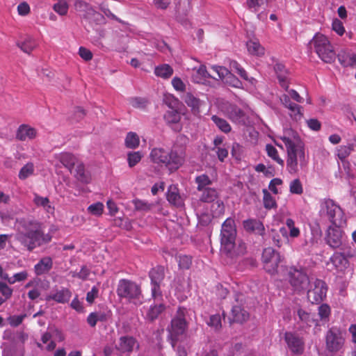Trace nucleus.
I'll use <instances>...</instances> for the list:
<instances>
[{"label": "nucleus", "instance_id": "nucleus-1", "mask_svg": "<svg viewBox=\"0 0 356 356\" xmlns=\"http://www.w3.org/2000/svg\"><path fill=\"white\" fill-rule=\"evenodd\" d=\"M278 140H280L285 147L287 154L286 169L290 174H296L300 169L307 167L309 156L306 154L304 143L296 131L286 129L277 136L276 145L283 148Z\"/></svg>", "mask_w": 356, "mask_h": 356}, {"label": "nucleus", "instance_id": "nucleus-2", "mask_svg": "<svg viewBox=\"0 0 356 356\" xmlns=\"http://www.w3.org/2000/svg\"><path fill=\"white\" fill-rule=\"evenodd\" d=\"M320 215L328 218L332 226L327 229V241L333 248L342 245L343 232L341 229L346 225V218L341 208L330 199L321 202Z\"/></svg>", "mask_w": 356, "mask_h": 356}, {"label": "nucleus", "instance_id": "nucleus-3", "mask_svg": "<svg viewBox=\"0 0 356 356\" xmlns=\"http://www.w3.org/2000/svg\"><path fill=\"white\" fill-rule=\"evenodd\" d=\"M17 240L29 251L51 240V236L44 234L41 225L33 220L21 219L16 224Z\"/></svg>", "mask_w": 356, "mask_h": 356}, {"label": "nucleus", "instance_id": "nucleus-4", "mask_svg": "<svg viewBox=\"0 0 356 356\" xmlns=\"http://www.w3.org/2000/svg\"><path fill=\"white\" fill-rule=\"evenodd\" d=\"M236 229L234 220L228 218L222 223L220 233V250L231 257L243 254L246 250L245 244L238 241L236 243Z\"/></svg>", "mask_w": 356, "mask_h": 356}, {"label": "nucleus", "instance_id": "nucleus-5", "mask_svg": "<svg viewBox=\"0 0 356 356\" xmlns=\"http://www.w3.org/2000/svg\"><path fill=\"white\" fill-rule=\"evenodd\" d=\"M149 157L152 163L164 165L169 170L175 171L184 163L185 152L181 147H175L170 151L162 147H154L150 151Z\"/></svg>", "mask_w": 356, "mask_h": 356}, {"label": "nucleus", "instance_id": "nucleus-6", "mask_svg": "<svg viewBox=\"0 0 356 356\" xmlns=\"http://www.w3.org/2000/svg\"><path fill=\"white\" fill-rule=\"evenodd\" d=\"M309 44L313 47L318 56L324 62L331 63L335 60L336 54L328 38L316 33L311 40Z\"/></svg>", "mask_w": 356, "mask_h": 356}, {"label": "nucleus", "instance_id": "nucleus-7", "mask_svg": "<svg viewBox=\"0 0 356 356\" xmlns=\"http://www.w3.org/2000/svg\"><path fill=\"white\" fill-rule=\"evenodd\" d=\"M117 294L120 298H124L136 305L143 302V297L140 286L129 280L122 279L119 281Z\"/></svg>", "mask_w": 356, "mask_h": 356}, {"label": "nucleus", "instance_id": "nucleus-8", "mask_svg": "<svg viewBox=\"0 0 356 356\" xmlns=\"http://www.w3.org/2000/svg\"><path fill=\"white\" fill-rule=\"evenodd\" d=\"M325 348L329 353H336L340 351L346 341V332L340 327L332 326L325 335Z\"/></svg>", "mask_w": 356, "mask_h": 356}, {"label": "nucleus", "instance_id": "nucleus-9", "mask_svg": "<svg viewBox=\"0 0 356 356\" xmlns=\"http://www.w3.org/2000/svg\"><path fill=\"white\" fill-rule=\"evenodd\" d=\"M288 276L289 282L294 291L299 293L307 289L310 280L304 270L291 268Z\"/></svg>", "mask_w": 356, "mask_h": 356}, {"label": "nucleus", "instance_id": "nucleus-10", "mask_svg": "<svg viewBox=\"0 0 356 356\" xmlns=\"http://www.w3.org/2000/svg\"><path fill=\"white\" fill-rule=\"evenodd\" d=\"M281 261L279 252L272 248H265L262 254V262L266 272L275 275L277 272V268Z\"/></svg>", "mask_w": 356, "mask_h": 356}, {"label": "nucleus", "instance_id": "nucleus-11", "mask_svg": "<svg viewBox=\"0 0 356 356\" xmlns=\"http://www.w3.org/2000/svg\"><path fill=\"white\" fill-rule=\"evenodd\" d=\"M310 288L307 290V299L312 304L321 302L326 296L327 286L325 283L318 279L310 281Z\"/></svg>", "mask_w": 356, "mask_h": 356}, {"label": "nucleus", "instance_id": "nucleus-12", "mask_svg": "<svg viewBox=\"0 0 356 356\" xmlns=\"http://www.w3.org/2000/svg\"><path fill=\"white\" fill-rule=\"evenodd\" d=\"M186 327V323L183 316H179L172 320L168 332L172 347L175 346L177 341L184 337Z\"/></svg>", "mask_w": 356, "mask_h": 356}, {"label": "nucleus", "instance_id": "nucleus-13", "mask_svg": "<svg viewBox=\"0 0 356 356\" xmlns=\"http://www.w3.org/2000/svg\"><path fill=\"white\" fill-rule=\"evenodd\" d=\"M149 277L152 282V296L156 298L161 296L160 286L164 277V268L157 266L152 269L149 272Z\"/></svg>", "mask_w": 356, "mask_h": 356}, {"label": "nucleus", "instance_id": "nucleus-14", "mask_svg": "<svg viewBox=\"0 0 356 356\" xmlns=\"http://www.w3.org/2000/svg\"><path fill=\"white\" fill-rule=\"evenodd\" d=\"M224 114L227 116L233 122L244 124L246 116L245 113L238 107L232 104H225L221 108Z\"/></svg>", "mask_w": 356, "mask_h": 356}, {"label": "nucleus", "instance_id": "nucleus-15", "mask_svg": "<svg viewBox=\"0 0 356 356\" xmlns=\"http://www.w3.org/2000/svg\"><path fill=\"white\" fill-rule=\"evenodd\" d=\"M284 339L289 348L295 354H301L304 350V342L301 337L293 332H286Z\"/></svg>", "mask_w": 356, "mask_h": 356}, {"label": "nucleus", "instance_id": "nucleus-16", "mask_svg": "<svg viewBox=\"0 0 356 356\" xmlns=\"http://www.w3.org/2000/svg\"><path fill=\"white\" fill-rule=\"evenodd\" d=\"M211 69L217 74L218 77L222 80H224L225 83L235 88H240L241 86V82L229 71L222 66L213 65Z\"/></svg>", "mask_w": 356, "mask_h": 356}, {"label": "nucleus", "instance_id": "nucleus-17", "mask_svg": "<svg viewBox=\"0 0 356 356\" xmlns=\"http://www.w3.org/2000/svg\"><path fill=\"white\" fill-rule=\"evenodd\" d=\"M116 349L122 353H130L134 349H138L139 344L133 337H121L115 345Z\"/></svg>", "mask_w": 356, "mask_h": 356}, {"label": "nucleus", "instance_id": "nucleus-18", "mask_svg": "<svg viewBox=\"0 0 356 356\" xmlns=\"http://www.w3.org/2000/svg\"><path fill=\"white\" fill-rule=\"evenodd\" d=\"M15 136L19 141L33 140L38 136V130L29 124H22L17 128Z\"/></svg>", "mask_w": 356, "mask_h": 356}, {"label": "nucleus", "instance_id": "nucleus-19", "mask_svg": "<svg viewBox=\"0 0 356 356\" xmlns=\"http://www.w3.org/2000/svg\"><path fill=\"white\" fill-rule=\"evenodd\" d=\"M327 265L332 266L330 270L342 272L348 266V261L341 252H335L330 258Z\"/></svg>", "mask_w": 356, "mask_h": 356}, {"label": "nucleus", "instance_id": "nucleus-20", "mask_svg": "<svg viewBox=\"0 0 356 356\" xmlns=\"http://www.w3.org/2000/svg\"><path fill=\"white\" fill-rule=\"evenodd\" d=\"M71 296L72 293L68 289L61 288L51 291L46 297V300L47 301L54 300L58 303H65L70 300Z\"/></svg>", "mask_w": 356, "mask_h": 356}, {"label": "nucleus", "instance_id": "nucleus-21", "mask_svg": "<svg viewBox=\"0 0 356 356\" xmlns=\"http://www.w3.org/2000/svg\"><path fill=\"white\" fill-rule=\"evenodd\" d=\"M290 95L284 94L280 96V99L282 104L291 111V116L295 120L300 119L302 116L301 107L295 103H292L289 98Z\"/></svg>", "mask_w": 356, "mask_h": 356}, {"label": "nucleus", "instance_id": "nucleus-22", "mask_svg": "<svg viewBox=\"0 0 356 356\" xmlns=\"http://www.w3.org/2000/svg\"><path fill=\"white\" fill-rule=\"evenodd\" d=\"M167 200L172 205L181 207L184 204V200L179 194V189L175 185H170L167 192Z\"/></svg>", "mask_w": 356, "mask_h": 356}, {"label": "nucleus", "instance_id": "nucleus-23", "mask_svg": "<svg viewBox=\"0 0 356 356\" xmlns=\"http://www.w3.org/2000/svg\"><path fill=\"white\" fill-rule=\"evenodd\" d=\"M184 100L186 105L191 108L193 113L195 115L200 112V108L204 104V102L201 101L190 92H188L184 95Z\"/></svg>", "mask_w": 356, "mask_h": 356}, {"label": "nucleus", "instance_id": "nucleus-24", "mask_svg": "<svg viewBox=\"0 0 356 356\" xmlns=\"http://www.w3.org/2000/svg\"><path fill=\"white\" fill-rule=\"evenodd\" d=\"M181 118L180 113L173 108L168 111L164 115V119L166 123L172 127L175 126L173 129L177 131L181 130V127L178 124Z\"/></svg>", "mask_w": 356, "mask_h": 356}, {"label": "nucleus", "instance_id": "nucleus-25", "mask_svg": "<svg viewBox=\"0 0 356 356\" xmlns=\"http://www.w3.org/2000/svg\"><path fill=\"white\" fill-rule=\"evenodd\" d=\"M56 159L67 168L71 173H73V168L77 163V159L72 154L67 152H62L56 155Z\"/></svg>", "mask_w": 356, "mask_h": 356}, {"label": "nucleus", "instance_id": "nucleus-26", "mask_svg": "<svg viewBox=\"0 0 356 356\" xmlns=\"http://www.w3.org/2000/svg\"><path fill=\"white\" fill-rule=\"evenodd\" d=\"M243 227L246 231L252 232L260 235H262L264 232L263 223L256 219H248L243 221Z\"/></svg>", "mask_w": 356, "mask_h": 356}, {"label": "nucleus", "instance_id": "nucleus-27", "mask_svg": "<svg viewBox=\"0 0 356 356\" xmlns=\"http://www.w3.org/2000/svg\"><path fill=\"white\" fill-rule=\"evenodd\" d=\"M33 202L37 207H42L47 213H53L54 212V207L46 197H42L35 193Z\"/></svg>", "mask_w": 356, "mask_h": 356}, {"label": "nucleus", "instance_id": "nucleus-28", "mask_svg": "<svg viewBox=\"0 0 356 356\" xmlns=\"http://www.w3.org/2000/svg\"><path fill=\"white\" fill-rule=\"evenodd\" d=\"M52 259L49 257H44L34 266L37 275H42L47 273L52 268Z\"/></svg>", "mask_w": 356, "mask_h": 356}, {"label": "nucleus", "instance_id": "nucleus-29", "mask_svg": "<svg viewBox=\"0 0 356 356\" xmlns=\"http://www.w3.org/2000/svg\"><path fill=\"white\" fill-rule=\"evenodd\" d=\"M232 321L237 323H243L249 318V314L240 306H234L232 309Z\"/></svg>", "mask_w": 356, "mask_h": 356}, {"label": "nucleus", "instance_id": "nucleus-30", "mask_svg": "<svg viewBox=\"0 0 356 356\" xmlns=\"http://www.w3.org/2000/svg\"><path fill=\"white\" fill-rule=\"evenodd\" d=\"M338 59L340 63L344 66H356V54L341 51L338 55Z\"/></svg>", "mask_w": 356, "mask_h": 356}, {"label": "nucleus", "instance_id": "nucleus-31", "mask_svg": "<svg viewBox=\"0 0 356 356\" xmlns=\"http://www.w3.org/2000/svg\"><path fill=\"white\" fill-rule=\"evenodd\" d=\"M72 174L81 182L88 183L90 181L89 176L85 172L84 165L79 161H77L75 166L73 168Z\"/></svg>", "mask_w": 356, "mask_h": 356}, {"label": "nucleus", "instance_id": "nucleus-32", "mask_svg": "<svg viewBox=\"0 0 356 356\" xmlns=\"http://www.w3.org/2000/svg\"><path fill=\"white\" fill-rule=\"evenodd\" d=\"M246 45L248 52L252 55L261 56L265 54L264 48L257 40H249Z\"/></svg>", "mask_w": 356, "mask_h": 356}, {"label": "nucleus", "instance_id": "nucleus-33", "mask_svg": "<svg viewBox=\"0 0 356 356\" xmlns=\"http://www.w3.org/2000/svg\"><path fill=\"white\" fill-rule=\"evenodd\" d=\"M154 74L156 76L168 79L172 75L173 69L168 64H162L154 68Z\"/></svg>", "mask_w": 356, "mask_h": 356}, {"label": "nucleus", "instance_id": "nucleus-34", "mask_svg": "<svg viewBox=\"0 0 356 356\" xmlns=\"http://www.w3.org/2000/svg\"><path fill=\"white\" fill-rule=\"evenodd\" d=\"M124 145L129 149H136L140 145V138L138 135L133 131L128 132L125 139Z\"/></svg>", "mask_w": 356, "mask_h": 356}, {"label": "nucleus", "instance_id": "nucleus-35", "mask_svg": "<svg viewBox=\"0 0 356 356\" xmlns=\"http://www.w3.org/2000/svg\"><path fill=\"white\" fill-rule=\"evenodd\" d=\"M37 42L33 38L28 37L22 42L18 43L17 46L26 54H30L37 47Z\"/></svg>", "mask_w": 356, "mask_h": 356}, {"label": "nucleus", "instance_id": "nucleus-36", "mask_svg": "<svg viewBox=\"0 0 356 356\" xmlns=\"http://www.w3.org/2000/svg\"><path fill=\"white\" fill-rule=\"evenodd\" d=\"M285 225L288 229L289 238H298L300 235V229L296 225L294 220L291 218H287L285 221Z\"/></svg>", "mask_w": 356, "mask_h": 356}, {"label": "nucleus", "instance_id": "nucleus-37", "mask_svg": "<svg viewBox=\"0 0 356 356\" xmlns=\"http://www.w3.org/2000/svg\"><path fill=\"white\" fill-rule=\"evenodd\" d=\"M211 76L208 73L206 67L201 65L193 75L192 78L194 82L197 83H202L204 81L206 78L210 77Z\"/></svg>", "mask_w": 356, "mask_h": 356}, {"label": "nucleus", "instance_id": "nucleus-38", "mask_svg": "<svg viewBox=\"0 0 356 356\" xmlns=\"http://www.w3.org/2000/svg\"><path fill=\"white\" fill-rule=\"evenodd\" d=\"M200 196V200L204 202H213L218 197L217 191L212 188H207L204 189Z\"/></svg>", "mask_w": 356, "mask_h": 356}, {"label": "nucleus", "instance_id": "nucleus-39", "mask_svg": "<svg viewBox=\"0 0 356 356\" xmlns=\"http://www.w3.org/2000/svg\"><path fill=\"white\" fill-rule=\"evenodd\" d=\"M143 155L141 152H129L127 153V163L129 168L136 165L142 159Z\"/></svg>", "mask_w": 356, "mask_h": 356}, {"label": "nucleus", "instance_id": "nucleus-40", "mask_svg": "<svg viewBox=\"0 0 356 356\" xmlns=\"http://www.w3.org/2000/svg\"><path fill=\"white\" fill-rule=\"evenodd\" d=\"M211 120L218 127V129L222 132L229 133L231 131V126L225 119L219 118L216 115H213L211 117Z\"/></svg>", "mask_w": 356, "mask_h": 356}, {"label": "nucleus", "instance_id": "nucleus-41", "mask_svg": "<svg viewBox=\"0 0 356 356\" xmlns=\"http://www.w3.org/2000/svg\"><path fill=\"white\" fill-rule=\"evenodd\" d=\"M353 150V147L352 145H341L337 147L336 154L339 159L343 162L347 157H348Z\"/></svg>", "mask_w": 356, "mask_h": 356}, {"label": "nucleus", "instance_id": "nucleus-42", "mask_svg": "<svg viewBox=\"0 0 356 356\" xmlns=\"http://www.w3.org/2000/svg\"><path fill=\"white\" fill-rule=\"evenodd\" d=\"M297 314L298 316L299 320L304 324L307 326H312L314 323V318L312 316V314L304 310L303 309H298L297 311Z\"/></svg>", "mask_w": 356, "mask_h": 356}, {"label": "nucleus", "instance_id": "nucleus-43", "mask_svg": "<svg viewBox=\"0 0 356 356\" xmlns=\"http://www.w3.org/2000/svg\"><path fill=\"white\" fill-rule=\"evenodd\" d=\"M34 170V165L32 163H28L21 168L18 177L20 179L24 180L33 175Z\"/></svg>", "mask_w": 356, "mask_h": 356}, {"label": "nucleus", "instance_id": "nucleus-44", "mask_svg": "<svg viewBox=\"0 0 356 356\" xmlns=\"http://www.w3.org/2000/svg\"><path fill=\"white\" fill-rule=\"evenodd\" d=\"M133 204L136 210L145 212L150 211L154 206L153 203H149L147 201L141 200H134Z\"/></svg>", "mask_w": 356, "mask_h": 356}, {"label": "nucleus", "instance_id": "nucleus-45", "mask_svg": "<svg viewBox=\"0 0 356 356\" xmlns=\"http://www.w3.org/2000/svg\"><path fill=\"white\" fill-rule=\"evenodd\" d=\"M266 150L269 157H270L282 166L284 165V160L280 157L278 152L275 147H273L272 145H266Z\"/></svg>", "mask_w": 356, "mask_h": 356}, {"label": "nucleus", "instance_id": "nucleus-46", "mask_svg": "<svg viewBox=\"0 0 356 356\" xmlns=\"http://www.w3.org/2000/svg\"><path fill=\"white\" fill-rule=\"evenodd\" d=\"M195 182L197 185V189L202 191L208 188L211 184V180L206 175H201L195 178Z\"/></svg>", "mask_w": 356, "mask_h": 356}, {"label": "nucleus", "instance_id": "nucleus-47", "mask_svg": "<svg viewBox=\"0 0 356 356\" xmlns=\"http://www.w3.org/2000/svg\"><path fill=\"white\" fill-rule=\"evenodd\" d=\"M264 193V206L266 209H270L276 207V202L275 198L268 192L266 189L263 190Z\"/></svg>", "mask_w": 356, "mask_h": 356}, {"label": "nucleus", "instance_id": "nucleus-48", "mask_svg": "<svg viewBox=\"0 0 356 356\" xmlns=\"http://www.w3.org/2000/svg\"><path fill=\"white\" fill-rule=\"evenodd\" d=\"M106 319L105 315L101 312L90 313L88 318L87 322L91 327H95L98 321H103Z\"/></svg>", "mask_w": 356, "mask_h": 356}, {"label": "nucleus", "instance_id": "nucleus-49", "mask_svg": "<svg viewBox=\"0 0 356 356\" xmlns=\"http://www.w3.org/2000/svg\"><path fill=\"white\" fill-rule=\"evenodd\" d=\"M53 9L59 15L63 16L67 15L69 9V6L65 0L60 1L53 6Z\"/></svg>", "mask_w": 356, "mask_h": 356}, {"label": "nucleus", "instance_id": "nucleus-50", "mask_svg": "<svg viewBox=\"0 0 356 356\" xmlns=\"http://www.w3.org/2000/svg\"><path fill=\"white\" fill-rule=\"evenodd\" d=\"M229 67L232 70L236 72L243 79H248L247 72L236 61L232 60L229 63Z\"/></svg>", "mask_w": 356, "mask_h": 356}, {"label": "nucleus", "instance_id": "nucleus-51", "mask_svg": "<svg viewBox=\"0 0 356 356\" xmlns=\"http://www.w3.org/2000/svg\"><path fill=\"white\" fill-rule=\"evenodd\" d=\"M104 206L102 202H96L91 205H90L87 210L88 213L93 216H99L102 214L104 211Z\"/></svg>", "mask_w": 356, "mask_h": 356}, {"label": "nucleus", "instance_id": "nucleus-52", "mask_svg": "<svg viewBox=\"0 0 356 356\" xmlns=\"http://www.w3.org/2000/svg\"><path fill=\"white\" fill-rule=\"evenodd\" d=\"M163 101L170 108H177L179 104L178 99L170 93H165L163 95Z\"/></svg>", "mask_w": 356, "mask_h": 356}, {"label": "nucleus", "instance_id": "nucleus-53", "mask_svg": "<svg viewBox=\"0 0 356 356\" xmlns=\"http://www.w3.org/2000/svg\"><path fill=\"white\" fill-rule=\"evenodd\" d=\"M207 325L216 330H219L222 327L221 317L219 314H214L210 316L207 322Z\"/></svg>", "mask_w": 356, "mask_h": 356}, {"label": "nucleus", "instance_id": "nucleus-54", "mask_svg": "<svg viewBox=\"0 0 356 356\" xmlns=\"http://www.w3.org/2000/svg\"><path fill=\"white\" fill-rule=\"evenodd\" d=\"M164 310V306L162 304L151 307L147 314V316L150 320H154Z\"/></svg>", "mask_w": 356, "mask_h": 356}, {"label": "nucleus", "instance_id": "nucleus-55", "mask_svg": "<svg viewBox=\"0 0 356 356\" xmlns=\"http://www.w3.org/2000/svg\"><path fill=\"white\" fill-rule=\"evenodd\" d=\"M28 272L26 270H23L14 274L12 277H9L8 282L10 284H13L16 282H22L26 280L28 278Z\"/></svg>", "mask_w": 356, "mask_h": 356}, {"label": "nucleus", "instance_id": "nucleus-56", "mask_svg": "<svg viewBox=\"0 0 356 356\" xmlns=\"http://www.w3.org/2000/svg\"><path fill=\"white\" fill-rule=\"evenodd\" d=\"M289 189L293 194L300 195L303 192L302 185L298 179H296L290 183Z\"/></svg>", "mask_w": 356, "mask_h": 356}, {"label": "nucleus", "instance_id": "nucleus-57", "mask_svg": "<svg viewBox=\"0 0 356 356\" xmlns=\"http://www.w3.org/2000/svg\"><path fill=\"white\" fill-rule=\"evenodd\" d=\"M0 293L6 301L12 296L13 289L6 283L0 281Z\"/></svg>", "mask_w": 356, "mask_h": 356}, {"label": "nucleus", "instance_id": "nucleus-58", "mask_svg": "<svg viewBox=\"0 0 356 356\" xmlns=\"http://www.w3.org/2000/svg\"><path fill=\"white\" fill-rule=\"evenodd\" d=\"M330 307L327 304H323L318 307V315L321 320L328 318L330 315Z\"/></svg>", "mask_w": 356, "mask_h": 356}, {"label": "nucleus", "instance_id": "nucleus-59", "mask_svg": "<svg viewBox=\"0 0 356 356\" xmlns=\"http://www.w3.org/2000/svg\"><path fill=\"white\" fill-rule=\"evenodd\" d=\"M26 315L25 314H23V315H13V316H9L8 318H7V321L8 322V323L13 326V327H17L18 325H19L24 318H25Z\"/></svg>", "mask_w": 356, "mask_h": 356}, {"label": "nucleus", "instance_id": "nucleus-60", "mask_svg": "<svg viewBox=\"0 0 356 356\" xmlns=\"http://www.w3.org/2000/svg\"><path fill=\"white\" fill-rule=\"evenodd\" d=\"M332 28L338 35H342L345 32V29L343 23L338 19H334L332 21Z\"/></svg>", "mask_w": 356, "mask_h": 356}, {"label": "nucleus", "instance_id": "nucleus-61", "mask_svg": "<svg viewBox=\"0 0 356 356\" xmlns=\"http://www.w3.org/2000/svg\"><path fill=\"white\" fill-rule=\"evenodd\" d=\"M172 85L175 90L184 92L186 90V85L179 77H174L172 80Z\"/></svg>", "mask_w": 356, "mask_h": 356}, {"label": "nucleus", "instance_id": "nucleus-62", "mask_svg": "<svg viewBox=\"0 0 356 356\" xmlns=\"http://www.w3.org/2000/svg\"><path fill=\"white\" fill-rule=\"evenodd\" d=\"M79 54L81 56V58L86 61L90 60L92 58V52L89 49L83 47H79Z\"/></svg>", "mask_w": 356, "mask_h": 356}, {"label": "nucleus", "instance_id": "nucleus-63", "mask_svg": "<svg viewBox=\"0 0 356 356\" xmlns=\"http://www.w3.org/2000/svg\"><path fill=\"white\" fill-rule=\"evenodd\" d=\"M17 13L21 16H26L30 13V6L26 2H22L17 6Z\"/></svg>", "mask_w": 356, "mask_h": 356}, {"label": "nucleus", "instance_id": "nucleus-64", "mask_svg": "<svg viewBox=\"0 0 356 356\" xmlns=\"http://www.w3.org/2000/svg\"><path fill=\"white\" fill-rule=\"evenodd\" d=\"M90 274V270L86 266H83L79 273L72 272V275L74 277H79L81 280H86Z\"/></svg>", "mask_w": 356, "mask_h": 356}]
</instances>
